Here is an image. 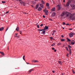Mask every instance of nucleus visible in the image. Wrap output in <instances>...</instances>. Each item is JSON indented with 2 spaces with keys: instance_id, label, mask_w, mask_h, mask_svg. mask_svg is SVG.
Masks as SVG:
<instances>
[{
  "instance_id": "14",
  "label": "nucleus",
  "mask_w": 75,
  "mask_h": 75,
  "mask_svg": "<svg viewBox=\"0 0 75 75\" xmlns=\"http://www.w3.org/2000/svg\"><path fill=\"white\" fill-rule=\"evenodd\" d=\"M4 27H2L1 28H0V31H1L4 30Z\"/></svg>"
},
{
  "instance_id": "28",
  "label": "nucleus",
  "mask_w": 75,
  "mask_h": 75,
  "mask_svg": "<svg viewBox=\"0 0 75 75\" xmlns=\"http://www.w3.org/2000/svg\"><path fill=\"white\" fill-rule=\"evenodd\" d=\"M66 48L67 49V51H69V50H68V47H66Z\"/></svg>"
},
{
  "instance_id": "10",
  "label": "nucleus",
  "mask_w": 75,
  "mask_h": 75,
  "mask_svg": "<svg viewBox=\"0 0 75 75\" xmlns=\"http://www.w3.org/2000/svg\"><path fill=\"white\" fill-rule=\"evenodd\" d=\"M48 27H47V25L45 26V27L44 29V30H48Z\"/></svg>"
},
{
  "instance_id": "47",
  "label": "nucleus",
  "mask_w": 75,
  "mask_h": 75,
  "mask_svg": "<svg viewBox=\"0 0 75 75\" xmlns=\"http://www.w3.org/2000/svg\"><path fill=\"white\" fill-rule=\"evenodd\" d=\"M54 49H55V48H54V47L52 48V50H54Z\"/></svg>"
},
{
  "instance_id": "60",
  "label": "nucleus",
  "mask_w": 75,
  "mask_h": 75,
  "mask_svg": "<svg viewBox=\"0 0 75 75\" xmlns=\"http://www.w3.org/2000/svg\"><path fill=\"white\" fill-rule=\"evenodd\" d=\"M26 64H29V63H26Z\"/></svg>"
},
{
  "instance_id": "8",
  "label": "nucleus",
  "mask_w": 75,
  "mask_h": 75,
  "mask_svg": "<svg viewBox=\"0 0 75 75\" xmlns=\"http://www.w3.org/2000/svg\"><path fill=\"white\" fill-rule=\"evenodd\" d=\"M75 40H72L71 41V45H74L75 44Z\"/></svg>"
},
{
  "instance_id": "7",
  "label": "nucleus",
  "mask_w": 75,
  "mask_h": 75,
  "mask_svg": "<svg viewBox=\"0 0 75 75\" xmlns=\"http://www.w3.org/2000/svg\"><path fill=\"white\" fill-rule=\"evenodd\" d=\"M22 0H19V1H20V4H23L24 6H25V3L24 2H23L22 1H21Z\"/></svg>"
},
{
  "instance_id": "17",
  "label": "nucleus",
  "mask_w": 75,
  "mask_h": 75,
  "mask_svg": "<svg viewBox=\"0 0 75 75\" xmlns=\"http://www.w3.org/2000/svg\"><path fill=\"white\" fill-rule=\"evenodd\" d=\"M39 6V5L38 4H37V5H36V8L37 9V8H38Z\"/></svg>"
},
{
  "instance_id": "49",
  "label": "nucleus",
  "mask_w": 75,
  "mask_h": 75,
  "mask_svg": "<svg viewBox=\"0 0 75 75\" xmlns=\"http://www.w3.org/2000/svg\"><path fill=\"white\" fill-rule=\"evenodd\" d=\"M52 35H54V33H53L52 34Z\"/></svg>"
},
{
  "instance_id": "43",
  "label": "nucleus",
  "mask_w": 75,
  "mask_h": 75,
  "mask_svg": "<svg viewBox=\"0 0 75 75\" xmlns=\"http://www.w3.org/2000/svg\"><path fill=\"white\" fill-rule=\"evenodd\" d=\"M47 8H46L45 10H45V11H46V10H47Z\"/></svg>"
},
{
  "instance_id": "51",
  "label": "nucleus",
  "mask_w": 75,
  "mask_h": 75,
  "mask_svg": "<svg viewBox=\"0 0 75 75\" xmlns=\"http://www.w3.org/2000/svg\"><path fill=\"white\" fill-rule=\"evenodd\" d=\"M21 31H20V34H21Z\"/></svg>"
},
{
  "instance_id": "32",
  "label": "nucleus",
  "mask_w": 75,
  "mask_h": 75,
  "mask_svg": "<svg viewBox=\"0 0 75 75\" xmlns=\"http://www.w3.org/2000/svg\"><path fill=\"white\" fill-rule=\"evenodd\" d=\"M33 71V69H31L29 71V72H31Z\"/></svg>"
},
{
  "instance_id": "61",
  "label": "nucleus",
  "mask_w": 75,
  "mask_h": 75,
  "mask_svg": "<svg viewBox=\"0 0 75 75\" xmlns=\"http://www.w3.org/2000/svg\"><path fill=\"white\" fill-rule=\"evenodd\" d=\"M63 2L64 3H65V0H64Z\"/></svg>"
},
{
  "instance_id": "57",
  "label": "nucleus",
  "mask_w": 75,
  "mask_h": 75,
  "mask_svg": "<svg viewBox=\"0 0 75 75\" xmlns=\"http://www.w3.org/2000/svg\"><path fill=\"white\" fill-rule=\"evenodd\" d=\"M69 50H71V48H69Z\"/></svg>"
},
{
  "instance_id": "4",
  "label": "nucleus",
  "mask_w": 75,
  "mask_h": 75,
  "mask_svg": "<svg viewBox=\"0 0 75 75\" xmlns=\"http://www.w3.org/2000/svg\"><path fill=\"white\" fill-rule=\"evenodd\" d=\"M55 13L53 12L52 13V14L51 15V17L52 18L54 17H55Z\"/></svg>"
},
{
  "instance_id": "52",
  "label": "nucleus",
  "mask_w": 75,
  "mask_h": 75,
  "mask_svg": "<svg viewBox=\"0 0 75 75\" xmlns=\"http://www.w3.org/2000/svg\"><path fill=\"white\" fill-rule=\"evenodd\" d=\"M54 52H56V51H57V50H54Z\"/></svg>"
},
{
  "instance_id": "48",
  "label": "nucleus",
  "mask_w": 75,
  "mask_h": 75,
  "mask_svg": "<svg viewBox=\"0 0 75 75\" xmlns=\"http://www.w3.org/2000/svg\"><path fill=\"white\" fill-rule=\"evenodd\" d=\"M52 72H53V73H55V71H52Z\"/></svg>"
},
{
  "instance_id": "24",
  "label": "nucleus",
  "mask_w": 75,
  "mask_h": 75,
  "mask_svg": "<svg viewBox=\"0 0 75 75\" xmlns=\"http://www.w3.org/2000/svg\"><path fill=\"white\" fill-rule=\"evenodd\" d=\"M55 45V44L54 43H53L51 45V46H52V47H54V45Z\"/></svg>"
},
{
  "instance_id": "42",
  "label": "nucleus",
  "mask_w": 75,
  "mask_h": 75,
  "mask_svg": "<svg viewBox=\"0 0 75 75\" xmlns=\"http://www.w3.org/2000/svg\"><path fill=\"white\" fill-rule=\"evenodd\" d=\"M15 37H18V36L17 35H15Z\"/></svg>"
},
{
  "instance_id": "56",
  "label": "nucleus",
  "mask_w": 75,
  "mask_h": 75,
  "mask_svg": "<svg viewBox=\"0 0 75 75\" xmlns=\"http://www.w3.org/2000/svg\"><path fill=\"white\" fill-rule=\"evenodd\" d=\"M37 27H38V28H39V25H38Z\"/></svg>"
},
{
  "instance_id": "53",
  "label": "nucleus",
  "mask_w": 75,
  "mask_h": 75,
  "mask_svg": "<svg viewBox=\"0 0 75 75\" xmlns=\"http://www.w3.org/2000/svg\"><path fill=\"white\" fill-rule=\"evenodd\" d=\"M69 54H71V52H69Z\"/></svg>"
},
{
  "instance_id": "22",
  "label": "nucleus",
  "mask_w": 75,
  "mask_h": 75,
  "mask_svg": "<svg viewBox=\"0 0 75 75\" xmlns=\"http://www.w3.org/2000/svg\"><path fill=\"white\" fill-rule=\"evenodd\" d=\"M68 47L69 48H72V47H71V46H70V45H68Z\"/></svg>"
},
{
  "instance_id": "64",
  "label": "nucleus",
  "mask_w": 75,
  "mask_h": 75,
  "mask_svg": "<svg viewBox=\"0 0 75 75\" xmlns=\"http://www.w3.org/2000/svg\"><path fill=\"white\" fill-rule=\"evenodd\" d=\"M62 75H64V74H62Z\"/></svg>"
},
{
  "instance_id": "39",
  "label": "nucleus",
  "mask_w": 75,
  "mask_h": 75,
  "mask_svg": "<svg viewBox=\"0 0 75 75\" xmlns=\"http://www.w3.org/2000/svg\"><path fill=\"white\" fill-rule=\"evenodd\" d=\"M63 25H65V22H63Z\"/></svg>"
},
{
  "instance_id": "55",
  "label": "nucleus",
  "mask_w": 75,
  "mask_h": 75,
  "mask_svg": "<svg viewBox=\"0 0 75 75\" xmlns=\"http://www.w3.org/2000/svg\"><path fill=\"white\" fill-rule=\"evenodd\" d=\"M7 30H8V28H7V30H6V31H7Z\"/></svg>"
},
{
  "instance_id": "23",
  "label": "nucleus",
  "mask_w": 75,
  "mask_h": 75,
  "mask_svg": "<svg viewBox=\"0 0 75 75\" xmlns=\"http://www.w3.org/2000/svg\"><path fill=\"white\" fill-rule=\"evenodd\" d=\"M61 45V43H59L57 44V45Z\"/></svg>"
},
{
  "instance_id": "50",
  "label": "nucleus",
  "mask_w": 75,
  "mask_h": 75,
  "mask_svg": "<svg viewBox=\"0 0 75 75\" xmlns=\"http://www.w3.org/2000/svg\"><path fill=\"white\" fill-rule=\"evenodd\" d=\"M43 25V24H41V25H40V26H41H41H42Z\"/></svg>"
},
{
  "instance_id": "16",
  "label": "nucleus",
  "mask_w": 75,
  "mask_h": 75,
  "mask_svg": "<svg viewBox=\"0 0 75 75\" xmlns=\"http://www.w3.org/2000/svg\"><path fill=\"white\" fill-rule=\"evenodd\" d=\"M44 30L43 29H38V31H43Z\"/></svg>"
},
{
  "instance_id": "30",
  "label": "nucleus",
  "mask_w": 75,
  "mask_h": 75,
  "mask_svg": "<svg viewBox=\"0 0 75 75\" xmlns=\"http://www.w3.org/2000/svg\"><path fill=\"white\" fill-rule=\"evenodd\" d=\"M23 59L25 61V56H24L23 57Z\"/></svg>"
},
{
  "instance_id": "62",
  "label": "nucleus",
  "mask_w": 75,
  "mask_h": 75,
  "mask_svg": "<svg viewBox=\"0 0 75 75\" xmlns=\"http://www.w3.org/2000/svg\"><path fill=\"white\" fill-rule=\"evenodd\" d=\"M63 29H64V28H62Z\"/></svg>"
},
{
  "instance_id": "20",
  "label": "nucleus",
  "mask_w": 75,
  "mask_h": 75,
  "mask_svg": "<svg viewBox=\"0 0 75 75\" xmlns=\"http://www.w3.org/2000/svg\"><path fill=\"white\" fill-rule=\"evenodd\" d=\"M46 5V6H47V7H48V6H50V4H48V3H47Z\"/></svg>"
},
{
  "instance_id": "1",
  "label": "nucleus",
  "mask_w": 75,
  "mask_h": 75,
  "mask_svg": "<svg viewBox=\"0 0 75 75\" xmlns=\"http://www.w3.org/2000/svg\"><path fill=\"white\" fill-rule=\"evenodd\" d=\"M66 14V16L64 17L65 18L69 19L70 18L71 20H75V18L74 16L75 15V13H71L68 12H63L61 15V16H64Z\"/></svg>"
},
{
  "instance_id": "25",
  "label": "nucleus",
  "mask_w": 75,
  "mask_h": 75,
  "mask_svg": "<svg viewBox=\"0 0 75 75\" xmlns=\"http://www.w3.org/2000/svg\"><path fill=\"white\" fill-rule=\"evenodd\" d=\"M35 60H33L32 61V62H34L35 63Z\"/></svg>"
},
{
  "instance_id": "9",
  "label": "nucleus",
  "mask_w": 75,
  "mask_h": 75,
  "mask_svg": "<svg viewBox=\"0 0 75 75\" xmlns=\"http://www.w3.org/2000/svg\"><path fill=\"white\" fill-rule=\"evenodd\" d=\"M57 7L58 10H59L61 8V7H60V6L59 5V4L57 5Z\"/></svg>"
},
{
  "instance_id": "29",
  "label": "nucleus",
  "mask_w": 75,
  "mask_h": 75,
  "mask_svg": "<svg viewBox=\"0 0 75 75\" xmlns=\"http://www.w3.org/2000/svg\"><path fill=\"white\" fill-rule=\"evenodd\" d=\"M61 41H65V39H62L61 40Z\"/></svg>"
},
{
  "instance_id": "6",
  "label": "nucleus",
  "mask_w": 75,
  "mask_h": 75,
  "mask_svg": "<svg viewBox=\"0 0 75 75\" xmlns=\"http://www.w3.org/2000/svg\"><path fill=\"white\" fill-rule=\"evenodd\" d=\"M70 6L72 8H75V5L74 4H70Z\"/></svg>"
},
{
  "instance_id": "59",
  "label": "nucleus",
  "mask_w": 75,
  "mask_h": 75,
  "mask_svg": "<svg viewBox=\"0 0 75 75\" xmlns=\"http://www.w3.org/2000/svg\"><path fill=\"white\" fill-rule=\"evenodd\" d=\"M69 52H71V50H69Z\"/></svg>"
},
{
  "instance_id": "41",
  "label": "nucleus",
  "mask_w": 75,
  "mask_h": 75,
  "mask_svg": "<svg viewBox=\"0 0 75 75\" xmlns=\"http://www.w3.org/2000/svg\"><path fill=\"white\" fill-rule=\"evenodd\" d=\"M8 11H7L6 12V14H7L8 13Z\"/></svg>"
},
{
  "instance_id": "37",
  "label": "nucleus",
  "mask_w": 75,
  "mask_h": 75,
  "mask_svg": "<svg viewBox=\"0 0 75 75\" xmlns=\"http://www.w3.org/2000/svg\"><path fill=\"white\" fill-rule=\"evenodd\" d=\"M61 37H62V38H64V35H62Z\"/></svg>"
},
{
  "instance_id": "21",
  "label": "nucleus",
  "mask_w": 75,
  "mask_h": 75,
  "mask_svg": "<svg viewBox=\"0 0 75 75\" xmlns=\"http://www.w3.org/2000/svg\"><path fill=\"white\" fill-rule=\"evenodd\" d=\"M67 40L68 41H69V42L71 41L70 40V39H69L68 38H67Z\"/></svg>"
},
{
  "instance_id": "26",
  "label": "nucleus",
  "mask_w": 75,
  "mask_h": 75,
  "mask_svg": "<svg viewBox=\"0 0 75 75\" xmlns=\"http://www.w3.org/2000/svg\"><path fill=\"white\" fill-rule=\"evenodd\" d=\"M58 62L59 64H60V65H61V64H62V63H61V62L60 61H59Z\"/></svg>"
},
{
  "instance_id": "19",
  "label": "nucleus",
  "mask_w": 75,
  "mask_h": 75,
  "mask_svg": "<svg viewBox=\"0 0 75 75\" xmlns=\"http://www.w3.org/2000/svg\"><path fill=\"white\" fill-rule=\"evenodd\" d=\"M18 30H19V28H18V27L16 29V31H18Z\"/></svg>"
},
{
  "instance_id": "11",
  "label": "nucleus",
  "mask_w": 75,
  "mask_h": 75,
  "mask_svg": "<svg viewBox=\"0 0 75 75\" xmlns=\"http://www.w3.org/2000/svg\"><path fill=\"white\" fill-rule=\"evenodd\" d=\"M55 10V8H53L51 9L52 11H54Z\"/></svg>"
},
{
  "instance_id": "3",
  "label": "nucleus",
  "mask_w": 75,
  "mask_h": 75,
  "mask_svg": "<svg viewBox=\"0 0 75 75\" xmlns=\"http://www.w3.org/2000/svg\"><path fill=\"white\" fill-rule=\"evenodd\" d=\"M75 34L74 33H73L72 32H71L69 34V35L70 37H72L74 35H75Z\"/></svg>"
},
{
  "instance_id": "45",
  "label": "nucleus",
  "mask_w": 75,
  "mask_h": 75,
  "mask_svg": "<svg viewBox=\"0 0 75 75\" xmlns=\"http://www.w3.org/2000/svg\"><path fill=\"white\" fill-rule=\"evenodd\" d=\"M68 55H69V54H67V57H68Z\"/></svg>"
},
{
  "instance_id": "13",
  "label": "nucleus",
  "mask_w": 75,
  "mask_h": 75,
  "mask_svg": "<svg viewBox=\"0 0 75 75\" xmlns=\"http://www.w3.org/2000/svg\"><path fill=\"white\" fill-rule=\"evenodd\" d=\"M40 6L41 7H42V8H44V5H43L42 4H40Z\"/></svg>"
},
{
  "instance_id": "63",
  "label": "nucleus",
  "mask_w": 75,
  "mask_h": 75,
  "mask_svg": "<svg viewBox=\"0 0 75 75\" xmlns=\"http://www.w3.org/2000/svg\"><path fill=\"white\" fill-rule=\"evenodd\" d=\"M25 14H26V13H25Z\"/></svg>"
},
{
  "instance_id": "33",
  "label": "nucleus",
  "mask_w": 75,
  "mask_h": 75,
  "mask_svg": "<svg viewBox=\"0 0 75 75\" xmlns=\"http://www.w3.org/2000/svg\"><path fill=\"white\" fill-rule=\"evenodd\" d=\"M36 62H39L38 61V60H35V63H36Z\"/></svg>"
},
{
  "instance_id": "36",
  "label": "nucleus",
  "mask_w": 75,
  "mask_h": 75,
  "mask_svg": "<svg viewBox=\"0 0 75 75\" xmlns=\"http://www.w3.org/2000/svg\"><path fill=\"white\" fill-rule=\"evenodd\" d=\"M49 20L50 21H52V19H51V18H49Z\"/></svg>"
},
{
  "instance_id": "54",
  "label": "nucleus",
  "mask_w": 75,
  "mask_h": 75,
  "mask_svg": "<svg viewBox=\"0 0 75 75\" xmlns=\"http://www.w3.org/2000/svg\"><path fill=\"white\" fill-rule=\"evenodd\" d=\"M15 35H18V33H16Z\"/></svg>"
},
{
  "instance_id": "15",
  "label": "nucleus",
  "mask_w": 75,
  "mask_h": 75,
  "mask_svg": "<svg viewBox=\"0 0 75 75\" xmlns=\"http://www.w3.org/2000/svg\"><path fill=\"white\" fill-rule=\"evenodd\" d=\"M43 31H42V33L43 34H45V30H44L43 29Z\"/></svg>"
},
{
  "instance_id": "31",
  "label": "nucleus",
  "mask_w": 75,
  "mask_h": 75,
  "mask_svg": "<svg viewBox=\"0 0 75 75\" xmlns=\"http://www.w3.org/2000/svg\"><path fill=\"white\" fill-rule=\"evenodd\" d=\"M72 72L73 74H75V72L73 70H72Z\"/></svg>"
},
{
  "instance_id": "12",
  "label": "nucleus",
  "mask_w": 75,
  "mask_h": 75,
  "mask_svg": "<svg viewBox=\"0 0 75 75\" xmlns=\"http://www.w3.org/2000/svg\"><path fill=\"white\" fill-rule=\"evenodd\" d=\"M38 11H41L42 10V8L41 7H39L38 9Z\"/></svg>"
},
{
  "instance_id": "2",
  "label": "nucleus",
  "mask_w": 75,
  "mask_h": 75,
  "mask_svg": "<svg viewBox=\"0 0 75 75\" xmlns=\"http://www.w3.org/2000/svg\"><path fill=\"white\" fill-rule=\"evenodd\" d=\"M71 3V1H69L68 2H67V4H66V5H64V6L65 7H69V4H70Z\"/></svg>"
},
{
  "instance_id": "44",
  "label": "nucleus",
  "mask_w": 75,
  "mask_h": 75,
  "mask_svg": "<svg viewBox=\"0 0 75 75\" xmlns=\"http://www.w3.org/2000/svg\"><path fill=\"white\" fill-rule=\"evenodd\" d=\"M50 38V39H52L53 38H52V37H51Z\"/></svg>"
},
{
  "instance_id": "38",
  "label": "nucleus",
  "mask_w": 75,
  "mask_h": 75,
  "mask_svg": "<svg viewBox=\"0 0 75 75\" xmlns=\"http://www.w3.org/2000/svg\"><path fill=\"white\" fill-rule=\"evenodd\" d=\"M47 8H48V9H50V6H47Z\"/></svg>"
},
{
  "instance_id": "35",
  "label": "nucleus",
  "mask_w": 75,
  "mask_h": 75,
  "mask_svg": "<svg viewBox=\"0 0 75 75\" xmlns=\"http://www.w3.org/2000/svg\"><path fill=\"white\" fill-rule=\"evenodd\" d=\"M55 32H56V30H54L53 31V33H55Z\"/></svg>"
},
{
  "instance_id": "5",
  "label": "nucleus",
  "mask_w": 75,
  "mask_h": 75,
  "mask_svg": "<svg viewBox=\"0 0 75 75\" xmlns=\"http://www.w3.org/2000/svg\"><path fill=\"white\" fill-rule=\"evenodd\" d=\"M43 12L45 13V14L46 15H48V10L45 11V10H43Z\"/></svg>"
},
{
  "instance_id": "58",
  "label": "nucleus",
  "mask_w": 75,
  "mask_h": 75,
  "mask_svg": "<svg viewBox=\"0 0 75 75\" xmlns=\"http://www.w3.org/2000/svg\"><path fill=\"white\" fill-rule=\"evenodd\" d=\"M69 30H72V28L69 29Z\"/></svg>"
},
{
  "instance_id": "40",
  "label": "nucleus",
  "mask_w": 75,
  "mask_h": 75,
  "mask_svg": "<svg viewBox=\"0 0 75 75\" xmlns=\"http://www.w3.org/2000/svg\"><path fill=\"white\" fill-rule=\"evenodd\" d=\"M43 18H45V16L44 15L43 16Z\"/></svg>"
},
{
  "instance_id": "27",
  "label": "nucleus",
  "mask_w": 75,
  "mask_h": 75,
  "mask_svg": "<svg viewBox=\"0 0 75 75\" xmlns=\"http://www.w3.org/2000/svg\"><path fill=\"white\" fill-rule=\"evenodd\" d=\"M41 2L42 4H44V1H43L42 0L41 1Z\"/></svg>"
},
{
  "instance_id": "34",
  "label": "nucleus",
  "mask_w": 75,
  "mask_h": 75,
  "mask_svg": "<svg viewBox=\"0 0 75 75\" xmlns=\"http://www.w3.org/2000/svg\"><path fill=\"white\" fill-rule=\"evenodd\" d=\"M2 3H6V2L5 1H2Z\"/></svg>"
},
{
  "instance_id": "18",
  "label": "nucleus",
  "mask_w": 75,
  "mask_h": 75,
  "mask_svg": "<svg viewBox=\"0 0 75 75\" xmlns=\"http://www.w3.org/2000/svg\"><path fill=\"white\" fill-rule=\"evenodd\" d=\"M0 53L2 55H4V52H0Z\"/></svg>"
},
{
  "instance_id": "46",
  "label": "nucleus",
  "mask_w": 75,
  "mask_h": 75,
  "mask_svg": "<svg viewBox=\"0 0 75 75\" xmlns=\"http://www.w3.org/2000/svg\"><path fill=\"white\" fill-rule=\"evenodd\" d=\"M66 25H69V23H67L66 24Z\"/></svg>"
}]
</instances>
